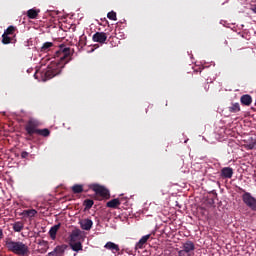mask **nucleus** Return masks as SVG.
I'll return each instance as SVG.
<instances>
[{
    "label": "nucleus",
    "mask_w": 256,
    "mask_h": 256,
    "mask_svg": "<svg viewBox=\"0 0 256 256\" xmlns=\"http://www.w3.org/2000/svg\"><path fill=\"white\" fill-rule=\"evenodd\" d=\"M105 249H108V251H112V253H119V251H121V249L119 248V245L113 243V242H107L104 245Z\"/></svg>",
    "instance_id": "obj_10"
},
{
    "label": "nucleus",
    "mask_w": 256,
    "mask_h": 256,
    "mask_svg": "<svg viewBox=\"0 0 256 256\" xmlns=\"http://www.w3.org/2000/svg\"><path fill=\"white\" fill-rule=\"evenodd\" d=\"M80 227L83 229V231H91L93 229V220L87 218L83 219L80 222Z\"/></svg>",
    "instance_id": "obj_7"
},
{
    "label": "nucleus",
    "mask_w": 256,
    "mask_h": 256,
    "mask_svg": "<svg viewBox=\"0 0 256 256\" xmlns=\"http://www.w3.org/2000/svg\"><path fill=\"white\" fill-rule=\"evenodd\" d=\"M5 247L10 253L19 256L29 255V246L21 241H13L11 238L5 240Z\"/></svg>",
    "instance_id": "obj_2"
},
{
    "label": "nucleus",
    "mask_w": 256,
    "mask_h": 256,
    "mask_svg": "<svg viewBox=\"0 0 256 256\" xmlns=\"http://www.w3.org/2000/svg\"><path fill=\"white\" fill-rule=\"evenodd\" d=\"M149 239H151V234H147V235L143 236L142 239H140L137 242L136 248L143 249V246L147 243V241H149Z\"/></svg>",
    "instance_id": "obj_14"
},
{
    "label": "nucleus",
    "mask_w": 256,
    "mask_h": 256,
    "mask_svg": "<svg viewBox=\"0 0 256 256\" xmlns=\"http://www.w3.org/2000/svg\"><path fill=\"white\" fill-rule=\"evenodd\" d=\"M38 16H39V10L37 9L32 8L27 11V17L29 19H37Z\"/></svg>",
    "instance_id": "obj_18"
},
{
    "label": "nucleus",
    "mask_w": 256,
    "mask_h": 256,
    "mask_svg": "<svg viewBox=\"0 0 256 256\" xmlns=\"http://www.w3.org/2000/svg\"><path fill=\"white\" fill-rule=\"evenodd\" d=\"M27 157H29V152L23 151V152L21 153V159H27Z\"/></svg>",
    "instance_id": "obj_29"
},
{
    "label": "nucleus",
    "mask_w": 256,
    "mask_h": 256,
    "mask_svg": "<svg viewBox=\"0 0 256 256\" xmlns=\"http://www.w3.org/2000/svg\"><path fill=\"white\" fill-rule=\"evenodd\" d=\"M72 191L75 194L83 193V185L76 184V185L72 186Z\"/></svg>",
    "instance_id": "obj_26"
},
{
    "label": "nucleus",
    "mask_w": 256,
    "mask_h": 256,
    "mask_svg": "<svg viewBox=\"0 0 256 256\" xmlns=\"http://www.w3.org/2000/svg\"><path fill=\"white\" fill-rule=\"evenodd\" d=\"M37 73H38V72H36V73L34 74L35 79H37V78H38Z\"/></svg>",
    "instance_id": "obj_35"
},
{
    "label": "nucleus",
    "mask_w": 256,
    "mask_h": 256,
    "mask_svg": "<svg viewBox=\"0 0 256 256\" xmlns=\"http://www.w3.org/2000/svg\"><path fill=\"white\" fill-rule=\"evenodd\" d=\"M13 227V231H15V233H21V231H23L25 225L23 224V222L18 221L15 222L14 224H12Z\"/></svg>",
    "instance_id": "obj_17"
},
{
    "label": "nucleus",
    "mask_w": 256,
    "mask_h": 256,
    "mask_svg": "<svg viewBox=\"0 0 256 256\" xmlns=\"http://www.w3.org/2000/svg\"><path fill=\"white\" fill-rule=\"evenodd\" d=\"M17 31V27L15 26H9L5 31H4V35H8L11 37L15 35V32Z\"/></svg>",
    "instance_id": "obj_22"
},
{
    "label": "nucleus",
    "mask_w": 256,
    "mask_h": 256,
    "mask_svg": "<svg viewBox=\"0 0 256 256\" xmlns=\"http://www.w3.org/2000/svg\"><path fill=\"white\" fill-rule=\"evenodd\" d=\"M228 111L230 113H239L241 111V106L239 103H233L231 106L228 107Z\"/></svg>",
    "instance_id": "obj_19"
},
{
    "label": "nucleus",
    "mask_w": 256,
    "mask_h": 256,
    "mask_svg": "<svg viewBox=\"0 0 256 256\" xmlns=\"http://www.w3.org/2000/svg\"><path fill=\"white\" fill-rule=\"evenodd\" d=\"M240 191H242V193H244L242 195V201L243 203L246 204V207H249V209H251V211H255L256 212V198L253 197V195H251V193L240 189Z\"/></svg>",
    "instance_id": "obj_4"
},
{
    "label": "nucleus",
    "mask_w": 256,
    "mask_h": 256,
    "mask_svg": "<svg viewBox=\"0 0 256 256\" xmlns=\"http://www.w3.org/2000/svg\"><path fill=\"white\" fill-rule=\"evenodd\" d=\"M65 249H67V245L63 244L60 246H56L54 252H56V255L61 256L65 253Z\"/></svg>",
    "instance_id": "obj_20"
},
{
    "label": "nucleus",
    "mask_w": 256,
    "mask_h": 256,
    "mask_svg": "<svg viewBox=\"0 0 256 256\" xmlns=\"http://www.w3.org/2000/svg\"><path fill=\"white\" fill-rule=\"evenodd\" d=\"M185 253H187L185 250L178 251V256H185Z\"/></svg>",
    "instance_id": "obj_31"
},
{
    "label": "nucleus",
    "mask_w": 256,
    "mask_h": 256,
    "mask_svg": "<svg viewBox=\"0 0 256 256\" xmlns=\"http://www.w3.org/2000/svg\"><path fill=\"white\" fill-rule=\"evenodd\" d=\"M204 90L205 92L209 91V83H205Z\"/></svg>",
    "instance_id": "obj_33"
},
{
    "label": "nucleus",
    "mask_w": 256,
    "mask_h": 256,
    "mask_svg": "<svg viewBox=\"0 0 256 256\" xmlns=\"http://www.w3.org/2000/svg\"><path fill=\"white\" fill-rule=\"evenodd\" d=\"M69 239L70 243L79 242L81 239V230H79V228H75L74 230H72Z\"/></svg>",
    "instance_id": "obj_8"
},
{
    "label": "nucleus",
    "mask_w": 256,
    "mask_h": 256,
    "mask_svg": "<svg viewBox=\"0 0 256 256\" xmlns=\"http://www.w3.org/2000/svg\"><path fill=\"white\" fill-rule=\"evenodd\" d=\"M92 40L94 43H100L101 45L105 44V41H107V33L105 32H96L92 36Z\"/></svg>",
    "instance_id": "obj_6"
},
{
    "label": "nucleus",
    "mask_w": 256,
    "mask_h": 256,
    "mask_svg": "<svg viewBox=\"0 0 256 256\" xmlns=\"http://www.w3.org/2000/svg\"><path fill=\"white\" fill-rule=\"evenodd\" d=\"M53 42H45L42 47H41V51L43 53H47V51H50L51 47H53Z\"/></svg>",
    "instance_id": "obj_23"
},
{
    "label": "nucleus",
    "mask_w": 256,
    "mask_h": 256,
    "mask_svg": "<svg viewBox=\"0 0 256 256\" xmlns=\"http://www.w3.org/2000/svg\"><path fill=\"white\" fill-rule=\"evenodd\" d=\"M12 40H13L12 37H10L9 35L3 33V35H2V43H3V45H9V43H11Z\"/></svg>",
    "instance_id": "obj_27"
},
{
    "label": "nucleus",
    "mask_w": 256,
    "mask_h": 256,
    "mask_svg": "<svg viewBox=\"0 0 256 256\" xmlns=\"http://www.w3.org/2000/svg\"><path fill=\"white\" fill-rule=\"evenodd\" d=\"M107 17L110 19V21H117V13L115 11L109 12Z\"/></svg>",
    "instance_id": "obj_28"
},
{
    "label": "nucleus",
    "mask_w": 256,
    "mask_h": 256,
    "mask_svg": "<svg viewBox=\"0 0 256 256\" xmlns=\"http://www.w3.org/2000/svg\"><path fill=\"white\" fill-rule=\"evenodd\" d=\"M3 239V230H0V241Z\"/></svg>",
    "instance_id": "obj_34"
},
{
    "label": "nucleus",
    "mask_w": 256,
    "mask_h": 256,
    "mask_svg": "<svg viewBox=\"0 0 256 256\" xmlns=\"http://www.w3.org/2000/svg\"><path fill=\"white\" fill-rule=\"evenodd\" d=\"M92 190L96 193V195H99L103 199H109V197H111L109 190L99 184L92 185Z\"/></svg>",
    "instance_id": "obj_5"
},
{
    "label": "nucleus",
    "mask_w": 256,
    "mask_h": 256,
    "mask_svg": "<svg viewBox=\"0 0 256 256\" xmlns=\"http://www.w3.org/2000/svg\"><path fill=\"white\" fill-rule=\"evenodd\" d=\"M84 205V211H89V209H91V207H93V205H95V202L91 199H86L83 202Z\"/></svg>",
    "instance_id": "obj_21"
},
{
    "label": "nucleus",
    "mask_w": 256,
    "mask_h": 256,
    "mask_svg": "<svg viewBox=\"0 0 256 256\" xmlns=\"http://www.w3.org/2000/svg\"><path fill=\"white\" fill-rule=\"evenodd\" d=\"M0 256H3V254H0Z\"/></svg>",
    "instance_id": "obj_37"
},
{
    "label": "nucleus",
    "mask_w": 256,
    "mask_h": 256,
    "mask_svg": "<svg viewBox=\"0 0 256 256\" xmlns=\"http://www.w3.org/2000/svg\"><path fill=\"white\" fill-rule=\"evenodd\" d=\"M250 10L253 11V13H256V4H251Z\"/></svg>",
    "instance_id": "obj_30"
},
{
    "label": "nucleus",
    "mask_w": 256,
    "mask_h": 256,
    "mask_svg": "<svg viewBox=\"0 0 256 256\" xmlns=\"http://www.w3.org/2000/svg\"><path fill=\"white\" fill-rule=\"evenodd\" d=\"M69 245L72 249V251H75L76 253H79V251H83V244L81 242H69Z\"/></svg>",
    "instance_id": "obj_15"
},
{
    "label": "nucleus",
    "mask_w": 256,
    "mask_h": 256,
    "mask_svg": "<svg viewBox=\"0 0 256 256\" xmlns=\"http://www.w3.org/2000/svg\"><path fill=\"white\" fill-rule=\"evenodd\" d=\"M240 103H242L246 107H249L251 103H253V98L249 94H244L240 98Z\"/></svg>",
    "instance_id": "obj_11"
},
{
    "label": "nucleus",
    "mask_w": 256,
    "mask_h": 256,
    "mask_svg": "<svg viewBox=\"0 0 256 256\" xmlns=\"http://www.w3.org/2000/svg\"><path fill=\"white\" fill-rule=\"evenodd\" d=\"M73 53L71 52V48L65 45H60L59 49L54 53V61H52L46 71L43 72L44 81H48V79H53V77H57V75H61V71L65 68L67 63H70Z\"/></svg>",
    "instance_id": "obj_1"
},
{
    "label": "nucleus",
    "mask_w": 256,
    "mask_h": 256,
    "mask_svg": "<svg viewBox=\"0 0 256 256\" xmlns=\"http://www.w3.org/2000/svg\"><path fill=\"white\" fill-rule=\"evenodd\" d=\"M221 177L222 179H231L233 177V168L224 167L221 169Z\"/></svg>",
    "instance_id": "obj_9"
},
{
    "label": "nucleus",
    "mask_w": 256,
    "mask_h": 256,
    "mask_svg": "<svg viewBox=\"0 0 256 256\" xmlns=\"http://www.w3.org/2000/svg\"><path fill=\"white\" fill-rule=\"evenodd\" d=\"M121 205V200L119 198L112 199L106 203V207L109 209H117Z\"/></svg>",
    "instance_id": "obj_12"
},
{
    "label": "nucleus",
    "mask_w": 256,
    "mask_h": 256,
    "mask_svg": "<svg viewBox=\"0 0 256 256\" xmlns=\"http://www.w3.org/2000/svg\"><path fill=\"white\" fill-rule=\"evenodd\" d=\"M116 253H117V255H121L120 251H118V252H116Z\"/></svg>",
    "instance_id": "obj_36"
},
{
    "label": "nucleus",
    "mask_w": 256,
    "mask_h": 256,
    "mask_svg": "<svg viewBox=\"0 0 256 256\" xmlns=\"http://www.w3.org/2000/svg\"><path fill=\"white\" fill-rule=\"evenodd\" d=\"M48 256H58V255H57V252L54 250L52 252H49Z\"/></svg>",
    "instance_id": "obj_32"
},
{
    "label": "nucleus",
    "mask_w": 256,
    "mask_h": 256,
    "mask_svg": "<svg viewBox=\"0 0 256 256\" xmlns=\"http://www.w3.org/2000/svg\"><path fill=\"white\" fill-rule=\"evenodd\" d=\"M37 135H41L42 137H49V135H51V131H49L47 128L38 129Z\"/></svg>",
    "instance_id": "obj_25"
},
{
    "label": "nucleus",
    "mask_w": 256,
    "mask_h": 256,
    "mask_svg": "<svg viewBox=\"0 0 256 256\" xmlns=\"http://www.w3.org/2000/svg\"><path fill=\"white\" fill-rule=\"evenodd\" d=\"M37 215V210L35 209H30V210H24L23 211V216L24 217H35Z\"/></svg>",
    "instance_id": "obj_24"
},
{
    "label": "nucleus",
    "mask_w": 256,
    "mask_h": 256,
    "mask_svg": "<svg viewBox=\"0 0 256 256\" xmlns=\"http://www.w3.org/2000/svg\"><path fill=\"white\" fill-rule=\"evenodd\" d=\"M41 126V122L35 118H30L26 125L24 126V129L26 131V135L28 136V139H31L33 135H37L39 132V127Z\"/></svg>",
    "instance_id": "obj_3"
},
{
    "label": "nucleus",
    "mask_w": 256,
    "mask_h": 256,
    "mask_svg": "<svg viewBox=\"0 0 256 256\" xmlns=\"http://www.w3.org/2000/svg\"><path fill=\"white\" fill-rule=\"evenodd\" d=\"M183 250L186 253H191V251H195V244L193 243V241L188 240L183 244Z\"/></svg>",
    "instance_id": "obj_13"
},
{
    "label": "nucleus",
    "mask_w": 256,
    "mask_h": 256,
    "mask_svg": "<svg viewBox=\"0 0 256 256\" xmlns=\"http://www.w3.org/2000/svg\"><path fill=\"white\" fill-rule=\"evenodd\" d=\"M60 228H61V224H56L50 228L49 235L51 239H55V237H57V232L59 231Z\"/></svg>",
    "instance_id": "obj_16"
}]
</instances>
